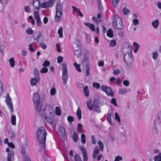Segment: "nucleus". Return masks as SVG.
Masks as SVG:
<instances>
[{
  "label": "nucleus",
  "mask_w": 161,
  "mask_h": 161,
  "mask_svg": "<svg viewBox=\"0 0 161 161\" xmlns=\"http://www.w3.org/2000/svg\"><path fill=\"white\" fill-rule=\"evenodd\" d=\"M47 131L44 127L39 128L36 133V136L38 141L39 143L40 150L44 151L46 149V136L47 135Z\"/></svg>",
  "instance_id": "obj_1"
},
{
  "label": "nucleus",
  "mask_w": 161,
  "mask_h": 161,
  "mask_svg": "<svg viewBox=\"0 0 161 161\" xmlns=\"http://www.w3.org/2000/svg\"><path fill=\"white\" fill-rule=\"evenodd\" d=\"M113 25L116 29L120 30L122 29L123 27V24L121 19L118 15L114 16L112 19Z\"/></svg>",
  "instance_id": "obj_2"
},
{
  "label": "nucleus",
  "mask_w": 161,
  "mask_h": 161,
  "mask_svg": "<svg viewBox=\"0 0 161 161\" xmlns=\"http://www.w3.org/2000/svg\"><path fill=\"white\" fill-rule=\"evenodd\" d=\"M63 6L62 4H58L56 7V15L55 16L54 21L57 22L59 21L63 14Z\"/></svg>",
  "instance_id": "obj_3"
},
{
  "label": "nucleus",
  "mask_w": 161,
  "mask_h": 161,
  "mask_svg": "<svg viewBox=\"0 0 161 161\" xmlns=\"http://www.w3.org/2000/svg\"><path fill=\"white\" fill-rule=\"evenodd\" d=\"M67 67V66L66 64H63L62 79L63 80V83L64 84L67 83L68 80V77Z\"/></svg>",
  "instance_id": "obj_4"
},
{
  "label": "nucleus",
  "mask_w": 161,
  "mask_h": 161,
  "mask_svg": "<svg viewBox=\"0 0 161 161\" xmlns=\"http://www.w3.org/2000/svg\"><path fill=\"white\" fill-rule=\"evenodd\" d=\"M48 108L49 110L48 116L47 115H46L45 118L47 122L52 124L54 122V119L52 117V114L53 113V109L51 106L49 107Z\"/></svg>",
  "instance_id": "obj_5"
},
{
  "label": "nucleus",
  "mask_w": 161,
  "mask_h": 161,
  "mask_svg": "<svg viewBox=\"0 0 161 161\" xmlns=\"http://www.w3.org/2000/svg\"><path fill=\"white\" fill-rule=\"evenodd\" d=\"M101 89L103 91L105 92L107 95L110 96L111 97H114V92L112 91L110 87L105 86H101Z\"/></svg>",
  "instance_id": "obj_6"
},
{
  "label": "nucleus",
  "mask_w": 161,
  "mask_h": 161,
  "mask_svg": "<svg viewBox=\"0 0 161 161\" xmlns=\"http://www.w3.org/2000/svg\"><path fill=\"white\" fill-rule=\"evenodd\" d=\"M58 135L60 136L62 141H64L66 139L65 132L66 129L62 126H60L58 129Z\"/></svg>",
  "instance_id": "obj_7"
},
{
  "label": "nucleus",
  "mask_w": 161,
  "mask_h": 161,
  "mask_svg": "<svg viewBox=\"0 0 161 161\" xmlns=\"http://www.w3.org/2000/svg\"><path fill=\"white\" fill-rule=\"evenodd\" d=\"M6 103L8 106V108L10 110L11 112L12 113L14 111L13 106L11 98L9 96L8 94L7 95L6 98Z\"/></svg>",
  "instance_id": "obj_8"
},
{
  "label": "nucleus",
  "mask_w": 161,
  "mask_h": 161,
  "mask_svg": "<svg viewBox=\"0 0 161 161\" xmlns=\"http://www.w3.org/2000/svg\"><path fill=\"white\" fill-rule=\"evenodd\" d=\"M124 61L126 63L128 64H130L132 61L133 57L132 53H129L128 54L127 57L128 59H127L126 57V55L125 54H124Z\"/></svg>",
  "instance_id": "obj_9"
},
{
  "label": "nucleus",
  "mask_w": 161,
  "mask_h": 161,
  "mask_svg": "<svg viewBox=\"0 0 161 161\" xmlns=\"http://www.w3.org/2000/svg\"><path fill=\"white\" fill-rule=\"evenodd\" d=\"M81 65L82 67L86 68L90 67V64L89 62L88 58H84L81 63Z\"/></svg>",
  "instance_id": "obj_10"
},
{
  "label": "nucleus",
  "mask_w": 161,
  "mask_h": 161,
  "mask_svg": "<svg viewBox=\"0 0 161 161\" xmlns=\"http://www.w3.org/2000/svg\"><path fill=\"white\" fill-rule=\"evenodd\" d=\"M80 149L81 151L83 157L84 161H86L88 159L87 151L82 146L80 147Z\"/></svg>",
  "instance_id": "obj_11"
},
{
  "label": "nucleus",
  "mask_w": 161,
  "mask_h": 161,
  "mask_svg": "<svg viewBox=\"0 0 161 161\" xmlns=\"http://www.w3.org/2000/svg\"><path fill=\"white\" fill-rule=\"evenodd\" d=\"M14 153L13 150H11L8 153L7 161H12L14 159Z\"/></svg>",
  "instance_id": "obj_12"
},
{
  "label": "nucleus",
  "mask_w": 161,
  "mask_h": 161,
  "mask_svg": "<svg viewBox=\"0 0 161 161\" xmlns=\"http://www.w3.org/2000/svg\"><path fill=\"white\" fill-rule=\"evenodd\" d=\"M32 3L33 6L35 7L36 9L39 10L41 4L40 0H33Z\"/></svg>",
  "instance_id": "obj_13"
},
{
  "label": "nucleus",
  "mask_w": 161,
  "mask_h": 161,
  "mask_svg": "<svg viewBox=\"0 0 161 161\" xmlns=\"http://www.w3.org/2000/svg\"><path fill=\"white\" fill-rule=\"evenodd\" d=\"M33 101L34 103L41 102L40 101V97L39 94L36 93L35 94L33 98Z\"/></svg>",
  "instance_id": "obj_14"
},
{
  "label": "nucleus",
  "mask_w": 161,
  "mask_h": 161,
  "mask_svg": "<svg viewBox=\"0 0 161 161\" xmlns=\"http://www.w3.org/2000/svg\"><path fill=\"white\" fill-rule=\"evenodd\" d=\"M36 110L37 112H40L42 109V104L41 102L34 103Z\"/></svg>",
  "instance_id": "obj_15"
},
{
  "label": "nucleus",
  "mask_w": 161,
  "mask_h": 161,
  "mask_svg": "<svg viewBox=\"0 0 161 161\" xmlns=\"http://www.w3.org/2000/svg\"><path fill=\"white\" fill-rule=\"evenodd\" d=\"M157 117V119L155 121V125L161 123V111L158 113Z\"/></svg>",
  "instance_id": "obj_16"
},
{
  "label": "nucleus",
  "mask_w": 161,
  "mask_h": 161,
  "mask_svg": "<svg viewBox=\"0 0 161 161\" xmlns=\"http://www.w3.org/2000/svg\"><path fill=\"white\" fill-rule=\"evenodd\" d=\"M84 24L85 25L88 26L92 31H95V26L93 24L88 23H85Z\"/></svg>",
  "instance_id": "obj_17"
},
{
  "label": "nucleus",
  "mask_w": 161,
  "mask_h": 161,
  "mask_svg": "<svg viewBox=\"0 0 161 161\" xmlns=\"http://www.w3.org/2000/svg\"><path fill=\"white\" fill-rule=\"evenodd\" d=\"M55 2L56 0H48V1L46 2L48 8L52 7Z\"/></svg>",
  "instance_id": "obj_18"
},
{
  "label": "nucleus",
  "mask_w": 161,
  "mask_h": 161,
  "mask_svg": "<svg viewBox=\"0 0 161 161\" xmlns=\"http://www.w3.org/2000/svg\"><path fill=\"white\" fill-rule=\"evenodd\" d=\"M76 115L78 117V119L80 120L81 118V111L80 107H78L76 113Z\"/></svg>",
  "instance_id": "obj_19"
},
{
  "label": "nucleus",
  "mask_w": 161,
  "mask_h": 161,
  "mask_svg": "<svg viewBox=\"0 0 161 161\" xmlns=\"http://www.w3.org/2000/svg\"><path fill=\"white\" fill-rule=\"evenodd\" d=\"M152 24L155 29H157L159 25V21L158 19L155 20L152 22Z\"/></svg>",
  "instance_id": "obj_20"
},
{
  "label": "nucleus",
  "mask_w": 161,
  "mask_h": 161,
  "mask_svg": "<svg viewBox=\"0 0 161 161\" xmlns=\"http://www.w3.org/2000/svg\"><path fill=\"white\" fill-rule=\"evenodd\" d=\"M86 104L89 110H92L93 108V104H92L91 101L89 100L87 102Z\"/></svg>",
  "instance_id": "obj_21"
},
{
  "label": "nucleus",
  "mask_w": 161,
  "mask_h": 161,
  "mask_svg": "<svg viewBox=\"0 0 161 161\" xmlns=\"http://www.w3.org/2000/svg\"><path fill=\"white\" fill-rule=\"evenodd\" d=\"M16 116L14 115L13 114L11 118V122L13 125H16Z\"/></svg>",
  "instance_id": "obj_22"
},
{
  "label": "nucleus",
  "mask_w": 161,
  "mask_h": 161,
  "mask_svg": "<svg viewBox=\"0 0 161 161\" xmlns=\"http://www.w3.org/2000/svg\"><path fill=\"white\" fill-rule=\"evenodd\" d=\"M107 36L109 37L112 38L113 36V31L111 29H109L107 31Z\"/></svg>",
  "instance_id": "obj_23"
},
{
  "label": "nucleus",
  "mask_w": 161,
  "mask_h": 161,
  "mask_svg": "<svg viewBox=\"0 0 161 161\" xmlns=\"http://www.w3.org/2000/svg\"><path fill=\"white\" fill-rule=\"evenodd\" d=\"M37 82V80L35 78H32L30 80L31 84L32 86H35L36 85Z\"/></svg>",
  "instance_id": "obj_24"
},
{
  "label": "nucleus",
  "mask_w": 161,
  "mask_h": 161,
  "mask_svg": "<svg viewBox=\"0 0 161 161\" xmlns=\"http://www.w3.org/2000/svg\"><path fill=\"white\" fill-rule=\"evenodd\" d=\"M154 161H161V153H159L158 155L155 156L154 158Z\"/></svg>",
  "instance_id": "obj_25"
},
{
  "label": "nucleus",
  "mask_w": 161,
  "mask_h": 161,
  "mask_svg": "<svg viewBox=\"0 0 161 161\" xmlns=\"http://www.w3.org/2000/svg\"><path fill=\"white\" fill-rule=\"evenodd\" d=\"M9 62L10 66L13 67L14 66L15 62L14 59L13 58H11L9 60Z\"/></svg>",
  "instance_id": "obj_26"
},
{
  "label": "nucleus",
  "mask_w": 161,
  "mask_h": 161,
  "mask_svg": "<svg viewBox=\"0 0 161 161\" xmlns=\"http://www.w3.org/2000/svg\"><path fill=\"white\" fill-rule=\"evenodd\" d=\"M58 33L59 35V37L62 38L63 37V28L62 27H61L58 30Z\"/></svg>",
  "instance_id": "obj_27"
},
{
  "label": "nucleus",
  "mask_w": 161,
  "mask_h": 161,
  "mask_svg": "<svg viewBox=\"0 0 161 161\" xmlns=\"http://www.w3.org/2000/svg\"><path fill=\"white\" fill-rule=\"evenodd\" d=\"M81 51V45L80 44L75 45V46L74 47V51Z\"/></svg>",
  "instance_id": "obj_28"
},
{
  "label": "nucleus",
  "mask_w": 161,
  "mask_h": 161,
  "mask_svg": "<svg viewBox=\"0 0 161 161\" xmlns=\"http://www.w3.org/2000/svg\"><path fill=\"white\" fill-rule=\"evenodd\" d=\"M84 92L86 96H88L89 95V92L88 90V87L87 86H86L84 87Z\"/></svg>",
  "instance_id": "obj_29"
},
{
  "label": "nucleus",
  "mask_w": 161,
  "mask_h": 161,
  "mask_svg": "<svg viewBox=\"0 0 161 161\" xmlns=\"http://www.w3.org/2000/svg\"><path fill=\"white\" fill-rule=\"evenodd\" d=\"M40 7L42 8L47 9L48 8L46 2L42 3L41 4Z\"/></svg>",
  "instance_id": "obj_30"
},
{
  "label": "nucleus",
  "mask_w": 161,
  "mask_h": 161,
  "mask_svg": "<svg viewBox=\"0 0 161 161\" xmlns=\"http://www.w3.org/2000/svg\"><path fill=\"white\" fill-rule=\"evenodd\" d=\"M55 113L58 115L60 116L61 114V111L60 109V108L59 107H57L55 109Z\"/></svg>",
  "instance_id": "obj_31"
},
{
  "label": "nucleus",
  "mask_w": 161,
  "mask_h": 161,
  "mask_svg": "<svg viewBox=\"0 0 161 161\" xmlns=\"http://www.w3.org/2000/svg\"><path fill=\"white\" fill-rule=\"evenodd\" d=\"M74 66L75 67L76 70L79 72H80L81 69L80 68V65L75 62L74 63Z\"/></svg>",
  "instance_id": "obj_32"
},
{
  "label": "nucleus",
  "mask_w": 161,
  "mask_h": 161,
  "mask_svg": "<svg viewBox=\"0 0 161 161\" xmlns=\"http://www.w3.org/2000/svg\"><path fill=\"white\" fill-rule=\"evenodd\" d=\"M78 129L77 130L78 132L80 133H81L83 132V130L81 129V128L82 126V125L81 123H78L77 125Z\"/></svg>",
  "instance_id": "obj_33"
},
{
  "label": "nucleus",
  "mask_w": 161,
  "mask_h": 161,
  "mask_svg": "<svg viewBox=\"0 0 161 161\" xmlns=\"http://www.w3.org/2000/svg\"><path fill=\"white\" fill-rule=\"evenodd\" d=\"M92 86L93 87L96 89H98L100 88V84L97 82H95L93 83Z\"/></svg>",
  "instance_id": "obj_34"
},
{
  "label": "nucleus",
  "mask_w": 161,
  "mask_h": 161,
  "mask_svg": "<svg viewBox=\"0 0 161 161\" xmlns=\"http://www.w3.org/2000/svg\"><path fill=\"white\" fill-rule=\"evenodd\" d=\"M81 140L82 143L84 144L86 143V136L85 134H81Z\"/></svg>",
  "instance_id": "obj_35"
},
{
  "label": "nucleus",
  "mask_w": 161,
  "mask_h": 161,
  "mask_svg": "<svg viewBox=\"0 0 161 161\" xmlns=\"http://www.w3.org/2000/svg\"><path fill=\"white\" fill-rule=\"evenodd\" d=\"M98 144L99 145L100 150L101 151H103L104 148L103 144L100 141L98 142Z\"/></svg>",
  "instance_id": "obj_36"
},
{
  "label": "nucleus",
  "mask_w": 161,
  "mask_h": 161,
  "mask_svg": "<svg viewBox=\"0 0 161 161\" xmlns=\"http://www.w3.org/2000/svg\"><path fill=\"white\" fill-rule=\"evenodd\" d=\"M74 53L75 56L79 57L81 54V51L79 50V51H74Z\"/></svg>",
  "instance_id": "obj_37"
},
{
  "label": "nucleus",
  "mask_w": 161,
  "mask_h": 161,
  "mask_svg": "<svg viewBox=\"0 0 161 161\" xmlns=\"http://www.w3.org/2000/svg\"><path fill=\"white\" fill-rule=\"evenodd\" d=\"M116 41L115 40H112L110 42V45L111 47H114L116 45Z\"/></svg>",
  "instance_id": "obj_38"
},
{
  "label": "nucleus",
  "mask_w": 161,
  "mask_h": 161,
  "mask_svg": "<svg viewBox=\"0 0 161 161\" xmlns=\"http://www.w3.org/2000/svg\"><path fill=\"white\" fill-rule=\"evenodd\" d=\"M97 5L98 7L99 10L101 11L103 10V7L101 1L99 0H97Z\"/></svg>",
  "instance_id": "obj_39"
},
{
  "label": "nucleus",
  "mask_w": 161,
  "mask_h": 161,
  "mask_svg": "<svg viewBox=\"0 0 161 161\" xmlns=\"http://www.w3.org/2000/svg\"><path fill=\"white\" fill-rule=\"evenodd\" d=\"M48 69L46 67H43L41 70L40 71V72L42 73H46L48 72Z\"/></svg>",
  "instance_id": "obj_40"
},
{
  "label": "nucleus",
  "mask_w": 161,
  "mask_h": 161,
  "mask_svg": "<svg viewBox=\"0 0 161 161\" xmlns=\"http://www.w3.org/2000/svg\"><path fill=\"white\" fill-rule=\"evenodd\" d=\"M115 119L119 123H120V118L117 113H115Z\"/></svg>",
  "instance_id": "obj_41"
},
{
  "label": "nucleus",
  "mask_w": 161,
  "mask_h": 161,
  "mask_svg": "<svg viewBox=\"0 0 161 161\" xmlns=\"http://www.w3.org/2000/svg\"><path fill=\"white\" fill-rule=\"evenodd\" d=\"M73 140L75 142H76L78 140V136L76 133L75 132L73 136Z\"/></svg>",
  "instance_id": "obj_42"
},
{
  "label": "nucleus",
  "mask_w": 161,
  "mask_h": 161,
  "mask_svg": "<svg viewBox=\"0 0 161 161\" xmlns=\"http://www.w3.org/2000/svg\"><path fill=\"white\" fill-rule=\"evenodd\" d=\"M152 58L153 59L155 60H156L158 56V53L156 52H153L152 53Z\"/></svg>",
  "instance_id": "obj_43"
},
{
  "label": "nucleus",
  "mask_w": 161,
  "mask_h": 161,
  "mask_svg": "<svg viewBox=\"0 0 161 161\" xmlns=\"http://www.w3.org/2000/svg\"><path fill=\"white\" fill-rule=\"evenodd\" d=\"M34 14V17L36 19H40L39 14L37 11H35Z\"/></svg>",
  "instance_id": "obj_44"
},
{
  "label": "nucleus",
  "mask_w": 161,
  "mask_h": 161,
  "mask_svg": "<svg viewBox=\"0 0 161 161\" xmlns=\"http://www.w3.org/2000/svg\"><path fill=\"white\" fill-rule=\"evenodd\" d=\"M122 12L124 14L126 15L129 12V10L127 8L125 7L123 8Z\"/></svg>",
  "instance_id": "obj_45"
},
{
  "label": "nucleus",
  "mask_w": 161,
  "mask_h": 161,
  "mask_svg": "<svg viewBox=\"0 0 161 161\" xmlns=\"http://www.w3.org/2000/svg\"><path fill=\"white\" fill-rule=\"evenodd\" d=\"M111 114H108L107 116V119L108 122L110 124L112 125V123L111 121Z\"/></svg>",
  "instance_id": "obj_46"
},
{
  "label": "nucleus",
  "mask_w": 161,
  "mask_h": 161,
  "mask_svg": "<svg viewBox=\"0 0 161 161\" xmlns=\"http://www.w3.org/2000/svg\"><path fill=\"white\" fill-rule=\"evenodd\" d=\"M26 32L28 34L31 35L33 34V31L31 28H28L26 30Z\"/></svg>",
  "instance_id": "obj_47"
},
{
  "label": "nucleus",
  "mask_w": 161,
  "mask_h": 161,
  "mask_svg": "<svg viewBox=\"0 0 161 161\" xmlns=\"http://www.w3.org/2000/svg\"><path fill=\"white\" fill-rule=\"evenodd\" d=\"M39 46L43 49H45L47 48V46L43 43H40Z\"/></svg>",
  "instance_id": "obj_48"
},
{
  "label": "nucleus",
  "mask_w": 161,
  "mask_h": 161,
  "mask_svg": "<svg viewBox=\"0 0 161 161\" xmlns=\"http://www.w3.org/2000/svg\"><path fill=\"white\" fill-rule=\"evenodd\" d=\"M36 34V37L35 38V40L36 41H38L40 37L41 36V34L40 32H38L35 33Z\"/></svg>",
  "instance_id": "obj_49"
},
{
  "label": "nucleus",
  "mask_w": 161,
  "mask_h": 161,
  "mask_svg": "<svg viewBox=\"0 0 161 161\" xmlns=\"http://www.w3.org/2000/svg\"><path fill=\"white\" fill-rule=\"evenodd\" d=\"M127 92V90L125 88H123L120 91L119 93L121 94H124Z\"/></svg>",
  "instance_id": "obj_50"
},
{
  "label": "nucleus",
  "mask_w": 161,
  "mask_h": 161,
  "mask_svg": "<svg viewBox=\"0 0 161 161\" xmlns=\"http://www.w3.org/2000/svg\"><path fill=\"white\" fill-rule=\"evenodd\" d=\"M56 89L54 88H52L50 91V94L51 95L53 96L55 95L56 93Z\"/></svg>",
  "instance_id": "obj_51"
},
{
  "label": "nucleus",
  "mask_w": 161,
  "mask_h": 161,
  "mask_svg": "<svg viewBox=\"0 0 161 161\" xmlns=\"http://www.w3.org/2000/svg\"><path fill=\"white\" fill-rule=\"evenodd\" d=\"M122 160L123 158L122 157L119 156H117L115 157L114 161H119Z\"/></svg>",
  "instance_id": "obj_52"
},
{
  "label": "nucleus",
  "mask_w": 161,
  "mask_h": 161,
  "mask_svg": "<svg viewBox=\"0 0 161 161\" xmlns=\"http://www.w3.org/2000/svg\"><path fill=\"white\" fill-rule=\"evenodd\" d=\"M94 108L96 107H99V103L97 102V100H95L93 103Z\"/></svg>",
  "instance_id": "obj_53"
},
{
  "label": "nucleus",
  "mask_w": 161,
  "mask_h": 161,
  "mask_svg": "<svg viewBox=\"0 0 161 161\" xmlns=\"http://www.w3.org/2000/svg\"><path fill=\"white\" fill-rule=\"evenodd\" d=\"M99 153V148L97 146L95 147L94 148L93 153H95L96 154H98Z\"/></svg>",
  "instance_id": "obj_54"
},
{
  "label": "nucleus",
  "mask_w": 161,
  "mask_h": 161,
  "mask_svg": "<svg viewBox=\"0 0 161 161\" xmlns=\"http://www.w3.org/2000/svg\"><path fill=\"white\" fill-rule=\"evenodd\" d=\"M75 161H81V159H80V156L76 154L75 156Z\"/></svg>",
  "instance_id": "obj_55"
},
{
  "label": "nucleus",
  "mask_w": 161,
  "mask_h": 161,
  "mask_svg": "<svg viewBox=\"0 0 161 161\" xmlns=\"http://www.w3.org/2000/svg\"><path fill=\"white\" fill-rule=\"evenodd\" d=\"M50 62L48 60H45L42 64L44 66H48L50 65Z\"/></svg>",
  "instance_id": "obj_56"
},
{
  "label": "nucleus",
  "mask_w": 161,
  "mask_h": 161,
  "mask_svg": "<svg viewBox=\"0 0 161 161\" xmlns=\"http://www.w3.org/2000/svg\"><path fill=\"white\" fill-rule=\"evenodd\" d=\"M24 10L25 12L27 13H29L30 12V9L29 6H25L24 7Z\"/></svg>",
  "instance_id": "obj_57"
},
{
  "label": "nucleus",
  "mask_w": 161,
  "mask_h": 161,
  "mask_svg": "<svg viewBox=\"0 0 161 161\" xmlns=\"http://www.w3.org/2000/svg\"><path fill=\"white\" fill-rule=\"evenodd\" d=\"M111 103L114 104V105L116 106H117V104L116 103V100L115 98H113L111 100Z\"/></svg>",
  "instance_id": "obj_58"
},
{
  "label": "nucleus",
  "mask_w": 161,
  "mask_h": 161,
  "mask_svg": "<svg viewBox=\"0 0 161 161\" xmlns=\"http://www.w3.org/2000/svg\"><path fill=\"white\" fill-rule=\"evenodd\" d=\"M67 120L68 121L72 122L74 120V118L72 116H69L67 117Z\"/></svg>",
  "instance_id": "obj_59"
},
{
  "label": "nucleus",
  "mask_w": 161,
  "mask_h": 161,
  "mask_svg": "<svg viewBox=\"0 0 161 161\" xmlns=\"http://www.w3.org/2000/svg\"><path fill=\"white\" fill-rule=\"evenodd\" d=\"M33 46V44H30L29 45V48L30 50L32 52H33L34 51H35L34 49L32 47Z\"/></svg>",
  "instance_id": "obj_60"
},
{
  "label": "nucleus",
  "mask_w": 161,
  "mask_h": 161,
  "mask_svg": "<svg viewBox=\"0 0 161 161\" xmlns=\"http://www.w3.org/2000/svg\"><path fill=\"white\" fill-rule=\"evenodd\" d=\"M63 58L61 56L58 57L57 58V62L59 63H61L63 61Z\"/></svg>",
  "instance_id": "obj_61"
},
{
  "label": "nucleus",
  "mask_w": 161,
  "mask_h": 161,
  "mask_svg": "<svg viewBox=\"0 0 161 161\" xmlns=\"http://www.w3.org/2000/svg\"><path fill=\"white\" fill-rule=\"evenodd\" d=\"M120 73V71L119 69H116L113 71V73L114 75H117Z\"/></svg>",
  "instance_id": "obj_62"
},
{
  "label": "nucleus",
  "mask_w": 161,
  "mask_h": 161,
  "mask_svg": "<svg viewBox=\"0 0 161 161\" xmlns=\"http://www.w3.org/2000/svg\"><path fill=\"white\" fill-rule=\"evenodd\" d=\"M119 0H112V4L114 7H115Z\"/></svg>",
  "instance_id": "obj_63"
},
{
  "label": "nucleus",
  "mask_w": 161,
  "mask_h": 161,
  "mask_svg": "<svg viewBox=\"0 0 161 161\" xmlns=\"http://www.w3.org/2000/svg\"><path fill=\"white\" fill-rule=\"evenodd\" d=\"M139 23V21L137 19H134L133 20V23L134 25H137Z\"/></svg>",
  "instance_id": "obj_64"
}]
</instances>
